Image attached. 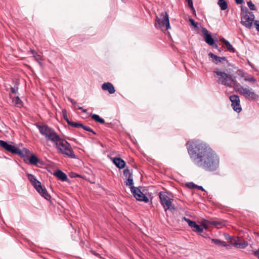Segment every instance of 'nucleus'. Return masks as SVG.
Wrapping results in <instances>:
<instances>
[{
	"label": "nucleus",
	"instance_id": "1",
	"mask_svg": "<svg viewBox=\"0 0 259 259\" xmlns=\"http://www.w3.org/2000/svg\"><path fill=\"white\" fill-rule=\"evenodd\" d=\"M187 149L194 163L205 170L214 171L219 165V158L206 144L200 141L187 143Z\"/></svg>",
	"mask_w": 259,
	"mask_h": 259
},
{
	"label": "nucleus",
	"instance_id": "47",
	"mask_svg": "<svg viewBox=\"0 0 259 259\" xmlns=\"http://www.w3.org/2000/svg\"><path fill=\"white\" fill-rule=\"evenodd\" d=\"M30 52L33 55V56L34 55L35 53H36L33 50H31Z\"/></svg>",
	"mask_w": 259,
	"mask_h": 259
},
{
	"label": "nucleus",
	"instance_id": "39",
	"mask_svg": "<svg viewBox=\"0 0 259 259\" xmlns=\"http://www.w3.org/2000/svg\"><path fill=\"white\" fill-rule=\"evenodd\" d=\"M212 224L217 228L220 227L222 225V223L218 221H213Z\"/></svg>",
	"mask_w": 259,
	"mask_h": 259
},
{
	"label": "nucleus",
	"instance_id": "31",
	"mask_svg": "<svg viewBox=\"0 0 259 259\" xmlns=\"http://www.w3.org/2000/svg\"><path fill=\"white\" fill-rule=\"evenodd\" d=\"M123 175L126 177H132V174L130 171V170L127 168L123 170Z\"/></svg>",
	"mask_w": 259,
	"mask_h": 259
},
{
	"label": "nucleus",
	"instance_id": "35",
	"mask_svg": "<svg viewBox=\"0 0 259 259\" xmlns=\"http://www.w3.org/2000/svg\"><path fill=\"white\" fill-rule=\"evenodd\" d=\"M62 113H63V118L68 123V121H70L68 119V118L67 117L66 111L65 110H63Z\"/></svg>",
	"mask_w": 259,
	"mask_h": 259
},
{
	"label": "nucleus",
	"instance_id": "12",
	"mask_svg": "<svg viewBox=\"0 0 259 259\" xmlns=\"http://www.w3.org/2000/svg\"><path fill=\"white\" fill-rule=\"evenodd\" d=\"M208 56L209 57L212 58V62L217 65L219 64L220 63H222L224 64H226L227 66L230 65L228 61L225 57H219L213 54L212 53H209L208 54Z\"/></svg>",
	"mask_w": 259,
	"mask_h": 259
},
{
	"label": "nucleus",
	"instance_id": "25",
	"mask_svg": "<svg viewBox=\"0 0 259 259\" xmlns=\"http://www.w3.org/2000/svg\"><path fill=\"white\" fill-rule=\"evenodd\" d=\"M125 184L126 186H130L131 189L132 187H134L133 186L134 183H133V180L132 177H130L128 178V179H127V180L125 182Z\"/></svg>",
	"mask_w": 259,
	"mask_h": 259
},
{
	"label": "nucleus",
	"instance_id": "19",
	"mask_svg": "<svg viewBox=\"0 0 259 259\" xmlns=\"http://www.w3.org/2000/svg\"><path fill=\"white\" fill-rule=\"evenodd\" d=\"M135 198L139 201H143L145 202H148L149 201L148 198L145 196V195L142 192V194H136Z\"/></svg>",
	"mask_w": 259,
	"mask_h": 259
},
{
	"label": "nucleus",
	"instance_id": "7",
	"mask_svg": "<svg viewBox=\"0 0 259 259\" xmlns=\"http://www.w3.org/2000/svg\"><path fill=\"white\" fill-rule=\"evenodd\" d=\"M155 26L156 28H165V30H168L170 28L168 16L166 12L161 13L159 17H156Z\"/></svg>",
	"mask_w": 259,
	"mask_h": 259
},
{
	"label": "nucleus",
	"instance_id": "37",
	"mask_svg": "<svg viewBox=\"0 0 259 259\" xmlns=\"http://www.w3.org/2000/svg\"><path fill=\"white\" fill-rule=\"evenodd\" d=\"M189 21L191 25L195 27H197V24L195 22L194 20L193 19L190 18Z\"/></svg>",
	"mask_w": 259,
	"mask_h": 259
},
{
	"label": "nucleus",
	"instance_id": "23",
	"mask_svg": "<svg viewBox=\"0 0 259 259\" xmlns=\"http://www.w3.org/2000/svg\"><path fill=\"white\" fill-rule=\"evenodd\" d=\"M29 162L34 165H36L38 162V158L34 155H32L29 159Z\"/></svg>",
	"mask_w": 259,
	"mask_h": 259
},
{
	"label": "nucleus",
	"instance_id": "41",
	"mask_svg": "<svg viewBox=\"0 0 259 259\" xmlns=\"http://www.w3.org/2000/svg\"><path fill=\"white\" fill-rule=\"evenodd\" d=\"M253 254L259 258V249L253 251Z\"/></svg>",
	"mask_w": 259,
	"mask_h": 259
},
{
	"label": "nucleus",
	"instance_id": "14",
	"mask_svg": "<svg viewBox=\"0 0 259 259\" xmlns=\"http://www.w3.org/2000/svg\"><path fill=\"white\" fill-rule=\"evenodd\" d=\"M202 32L204 37L205 42L209 46H212L214 44V40L208 31L205 28H202Z\"/></svg>",
	"mask_w": 259,
	"mask_h": 259
},
{
	"label": "nucleus",
	"instance_id": "42",
	"mask_svg": "<svg viewBox=\"0 0 259 259\" xmlns=\"http://www.w3.org/2000/svg\"><path fill=\"white\" fill-rule=\"evenodd\" d=\"M17 90H18L17 88L15 89V88H13V87L11 88V92L12 93H13V94L16 93V92H17Z\"/></svg>",
	"mask_w": 259,
	"mask_h": 259
},
{
	"label": "nucleus",
	"instance_id": "8",
	"mask_svg": "<svg viewBox=\"0 0 259 259\" xmlns=\"http://www.w3.org/2000/svg\"><path fill=\"white\" fill-rule=\"evenodd\" d=\"M254 19V15L252 12L247 11L246 8L244 11L242 8L241 12V23L247 28H250L252 26Z\"/></svg>",
	"mask_w": 259,
	"mask_h": 259
},
{
	"label": "nucleus",
	"instance_id": "45",
	"mask_svg": "<svg viewBox=\"0 0 259 259\" xmlns=\"http://www.w3.org/2000/svg\"><path fill=\"white\" fill-rule=\"evenodd\" d=\"M78 109L81 110L84 113H87V110L83 109L82 107H79Z\"/></svg>",
	"mask_w": 259,
	"mask_h": 259
},
{
	"label": "nucleus",
	"instance_id": "36",
	"mask_svg": "<svg viewBox=\"0 0 259 259\" xmlns=\"http://www.w3.org/2000/svg\"><path fill=\"white\" fill-rule=\"evenodd\" d=\"M231 243L233 244L234 245V246L236 247V244H239V242H238V239H236V238H233V239H231V241H230Z\"/></svg>",
	"mask_w": 259,
	"mask_h": 259
},
{
	"label": "nucleus",
	"instance_id": "49",
	"mask_svg": "<svg viewBox=\"0 0 259 259\" xmlns=\"http://www.w3.org/2000/svg\"><path fill=\"white\" fill-rule=\"evenodd\" d=\"M192 1V0H186V1H187V2H188H188H190V1Z\"/></svg>",
	"mask_w": 259,
	"mask_h": 259
},
{
	"label": "nucleus",
	"instance_id": "26",
	"mask_svg": "<svg viewBox=\"0 0 259 259\" xmlns=\"http://www.w3.org/2000/svg\"><path fill=\"white\" fill-rule=\"evenodd\" d=\"M27 177H28L29 181L31 183V184L34 183V182H35L37 180L36 179L35 177L32 174H27Z\"/></svg>",
	"mask_w": 259,
	"mask_h": 259
},
{
	"label": "nucleus",
	"instance_id": "18",
	"mask_svg": "<svg viewBox=\"0 0 259 259\" xmlns=\"http://www.w3.org/2000/svg\"><path fill=\"white\" fill-rule=\"evenodd\" d=\"M221 41L222 42H223L226 45L227 49L228 51L232 52H235L234 48L232 47V46L231 45V44L229 42V41H228L227 40H226L224 38L221 39Z\"/></svg>",
	"mask_w": 259,
	"mask_h": 259
},
{
	"label": "nucleus",
	"instance_id": "2",
	"mask_svg": "<svg viewBox=\"0 0 259 259\" xmlns=\"http://www.w3.org/2000/svg\"><path fill=\"white\" fill-rule=\"evenodd\" d=\"M213 72L215 74L214 77L217 78V82L219 84L229 87H234L235 88L238 83L233 78L231 74L226 73L219 68L214 69Z\"/></svg>",
	"mask_w": 259,
	"mask_h": 259
},
{
	"label": "nucleus",
	"instance_id": "9",
	"mask_svg": "<svg viewBox=\"0 0 259 259\" xmlns=\"http://www.w3.org/2000/svg\"><path fill=\"white\" fill-rule=\"evenodd\" d=\"M159 197L160 199L161 203L164 208L165 211L167 210H175V207L172 205V199L170 198L168 195L163 192H160L159 193Z\"/></svg>",
	"mask_w": 259,
	"mask_h": 259
},
{
	"label": "nucleus",
	"instance_id": "43",
	"mask_svg": "<svg viewBox=\"0 0 259 259\" xmlns=\"http://www.w3.org/2000/svg\"><path fill=\"white\" fill-rule=\"evenodd\" d=\"M197 186L196 185H195V184L193 183H190L189 184V186L191 188H196L197 187Z\"/></svg>",
	"mask_w": 259,
	"mask_h": 259
},
{
	"label": "nucleus",
	"instance_id": "30",
	"mask_svg": "<svg viewBox=\"0 0 259 259\" xmlns=\"http://www.w3.org/2000/svg\"><path fill=\"white\" fill-rule=\"evenodd\" d=\"M33 57L34 58L35 60L37 61L40 65H41V63L40 62V60H41V56L38 54L37 53H35Z\"/></svg>",
	"mask_w": 259,
	"mask_h": 259
},
{
	"label": "nucleus",
	"instance_id": "48",
	"mask_svg": "<svg viewBox=\"0 0 259 259\" xmlns=\"http://www.w3.org/2000/svg\"><path fill=\"white\" fill-rule=\"evenodd\" d=\"M68 99H69V101H70L72 103H73V104H74V103H75V102L74 101V100H72V99H70V98H69Z\"/></svg>",
	"mask_w": 259,
	"mask_h": 259
},
{
	"label": "nucleus",
	"instance_id": "38",
	"mask_svg": "<svg viewBox=\"0 0 259 259\" xmlns=\"http://www.w3.org/2000/svg\"><path fill=\"white\" fill-rule=\"evenodd\" d=\"M254 24L255 26V28L257 31L259 32V21L256 20L254 22Z\"/></svg>",
	"mask_w": 259,
	"mask_h": 259
},
{
	"label": "nucleus",
	"instance_id": "20",
	"mask_svg": "<svg viewBox=\"0 0 259 259\" xmlns=\"http://www.w3.org/2000/svg\"><path fill=\"white\" fill-rule=\"evenodd\" d=\"M218 4L222 10H225L227 9L228 5L225 0H219Z\"/></svg>",
	"mask_w": 259,
	"mask_h": 259
},
{
	"label": "nucleus",
	"instance_id": "28",
	"mask_svg": "<svg viewBox=\"0 0 259 259\" xmlns=\"http://www.w3.org/2000/svg\"><path fill=\"white\" fill-rule=\"evenodd\" d=\"M68 124L75 127H81V126H82V124L80 123L77 122H74L72 121H68Z\"/></svg>",
	"mask_w": 259,
	"mask_h": 259
},
{
	"label": "nucleus",
	"instance_id": "33",
	"mask_svg": "<svg viewBox=\"0 0 259 259\" xmlns=\"http://www.w3.org/2000/svg\"><path fill=\"white\" fill-rule=\"evenodd\" d=\"M244 79L245 81H247L249 82H254L256 81L255 79L253 76H250L249 77H245Z\"/></svg>",
	"mask_w": 259,
	"mask_h": 259
},
{
	"label": "nucleus",
	"instance_id": "34",
	"mask_svg": "<svg viewBox=\"0 0 259 259\" xmlns=\"http://www.w3.org/2000/svg\"><path fill=\"white\" fill-rule=\"evenodd\" d=\"M15 104H16L18 106H20L22 105V101L18 97L16 98V99L15 100Z\"/></svg>",
	"mask_w": 259,
	"mask_h": 259
},
{
	"label": "nucleus",
	"instance_id": "21",
	"mask_svg": "<svg viewBox=\"0 0 259 259\" xmlns=\"http://www.w3.org/2000/svg\"><path fill=\"white\" fill-rule=\"evenodd\" d=\"M92 118L96 121L101 123H104L105 122L104 119L101 118L97 114H92Z\"/></svg>",
	"mask_w": 259,
	"mask_h": 259
},
{
	"label": "nucleus",
	"instance_id": "44",
	"mask_svg": "<svg viewBox=\"0 0 259 259\" xmlns=\"http://www.w3.org/2000/svg\"><path fill=\"white\" fill-rule=\"evenodd\" d=\"M235 2L238 4H241L243 3V0H235Z\"/></svg>",
	"mask_w": 259,
	"mask_h": 259
},
{
	"label": "nucleus",
	"instance_id": "11",
	"mask_svg": "<svg viewBox=\"0 0 259 259\" xmlns=\"http://www.w3.org/2000/svg\"><path fill=\"white\" fill-rule=\"evenodd\" d=\"M230 100L232 102L231 106L233 110L239 113L241 112L242 108L240 104L239 97L237 95H233L230 96Z\"/></svg>",
	"mask_w": 259,
	"mask_h": 259
},
{
	"label": "nucleus",
	"instance_id": "40",
	"mask_svg": "<svg viewBox=\"0 0 259 259\" xmlns=\"http://www.w3.org/2000/svg\"><path fill=\"white\" fill-rule=\"evenodd\" d=\"M188 6L191 9V10L194 11V8L193 7L192 1L188 2Z\"/></svg>",
	"mask_w": 259,
	"mask_h": 259
},
{
	"label": "nucleus",
	"instance_id": "24",
	"mask_svg": "<svg viewBox=\"0 0 259 259\" xmlns=\"http://www.w3.org/2000/svg\"><path fill=\"white\" fill-rule=\"evenodd\" d=\"M131 191L135 198L136 194H139V193L141 194H142V192L141 191V190L138 188L136 187H132L131 188Z\"/></svg>",
	"mask_w": 259,
	"mask_h": 259
},
{
	"label": "nucleus",
	"instance_id": "32",
	"mask_svg": "<svg viewBox=\"0 0 259 259\" xmlns=\"http://www.w3.org/2000/svg\"><path fill=\"white\" fill-rule=\"evenodd\" d=\"M81 127H82L85 131L90 132L93 133L94 134H96V133H95L90 127L88 126L84 125L82 124V126H81Z\"/></svg>",
	"mask_w": 259,
	"mask_h": 259
},
{
	"label": "nucleus",
	"instance_id": "16",
	"mask_svg": "<svg viewBox=\"0 0 259 259\" xmlns=\"http://www.w3.org/2000/svg\"><path fill=\"white\" fill-rule=\"evenodd\" d=\"M114 164L119 168H123L125 165V163L124 161L120 158L115 157L113 160Z\"/></svg>",
	"mask_w": 259,
	"mask_h": 259
},
{
	"label": "nucleus",
	"instance_id": "3",
	"mask_svg": "<svg viewBox=\"0 0 259 259\" xmlns=\"http://www.w3.org/2000/svg\"><path fill=\"white\" fill-rule=\"evenodd\" d=\"M58 152L62 154L66 155L71 158H75L72 147L70 144L65 139L60 137L54 143Z\"/></svg>",
	"mask_w": 259,
	"mask_h": 259
},
{
	"label": "nucleus",
	"instance_id": "27",
	"mask_svg": "<svg viewBox=\"0 0 259 259\" xmlns=\"http://www.w3.org/2000/svg\"><path fill=\"white\" fill-rule=\"evenodd\" d=\"M248 245V243L244 241L243 243H239V244H236V247L239 248H245Z\"/></svg>",
	"mask_w": 259,
	"mask_h": 259
},
{
	"label": "nucleus",
	"instance_id": "46",
	"mask_svg": "<svg viewBox=\"0 0 259 259\" xmlns=\"http://www.w3.org/2000/svg\"><path fill=\"white\" fill-rule=\"evenodd\" d=\"M199 190H202V191H204V189L202 187V186H197V187H196Z\"/></svg>",
	"mask_w": 259,
	"mask_h": 259
},
{
	"label": "nucleus",
	"instance_id": "15",
	"mask_svg": "<svg viewBox=\"0 0 259 259\" xmlns=\"http://www.w3.org/2000/svg\"><path fill=\"white\" fill-rule=\"evenodd\" d=\"M102 89L104 91H107L109 94H112L115 93L114 87L110 82H105L102 85Z\"/></svg>",
	"mask_w": 259,
	"mask_h": 259
},
{
	"label": "nucleus",
	"instance_id": "22",
	"mask_svg": "<svg viewBox=\"0 0 259 259\" xmlns=\"http://www.w3.org/2000/svg\"><path fill=\"white\" fill-rule=\"evenodd\" d=\"M211 242H212V243H213L216 245H220V246H226L228 245L225 242L222 241L219 239H212Z\"/></svg>",
	"mask_w": 259,
	"mask_h": 259
},
{
	"label": "nucleus",
	"instance_id": "5",
	"mask_svg": "<svg viewBox=\"0 0 259 259\" xmlns=\"http://www.w3.org/2000/svg\"><path fill=\"white\" fill-rule=\"evenodd\" d=\"M0 146L7 151L21 157L27 156L30 153L29 150L26 148H23L21 150L16 146L2 140H0Z\"/></svg>",
	"mask_w": 259,
	"mask_h": 259
},
{
	"label": "nucleus",
	"instance_id": "6",
	"mask_svg": "<svg viewBox=\"0 0 259 259\" xmlns=\"http://www.w3.org/2000/svg\"><path fill=\"white\" fill-rule=\"evenodd\" d=\"M235 88L241 95L247 100L255 101L258 99V95L251 88L243 87L238 82Z\"/></svg>",
	"mask_w": 259,
	"mask_h": 259
},
{
	"label": "nucleus",
	"instance_id": "29",
	"mask_svg": "<svg viewBox=\"0 0 259 259\" xmlns=\"http://www.w3.org/2000/svg\"><path fill=\"white\" fill-rule=\"evenodd\" d=\"M247 5L251 10H256V7H255V5L252 3L251 1H250L249 2H247Z\"/></svg>",
	"mask_w": 259,
	"mask_h": 259
},
{
	"label": "nucleus",
	"instance_id": "17",
	"mask_svg": "<svg viewBox=\"0 0 259 259\" xmlns=\"http://www.w3.org/2000/svg\"><path fill=\"white\" fill-rule=\"evenodd\" d=\"M54 175L56 177H57L59 180L62 181H65L67 179V177L66 175L60 170L56 171L54 174Z\"/></svg>",
	"mask_w": 259,
	"mask_h": 259
},
{
	"label": "nucleus",
	"instance_id": "4",
	"mask_svg": "<svg viewBox=\"0 0 259 259\" xmlns=\"http://www.w3.org/2000/svg\"><path fill=\"white\" fill-rule=\"evenodd\" d=\"M36 126L40 133L45 137L47 142H50L54 144L60 137L53 129L46 124H37Z\"/></svg>",
	"mask_w": 259,
	"mask_h": 259
},
{
	"label": "nucleus",
	"instance_id": "10",
	"mask_svg": "<svg viewBox=\"0 0 259 259\" xmlns=\"http://www.w3.org/2000/svg\"><path fill=\"white\" fill-rule=\"evenodd\" d=\"M32 185L41 196L48 200L51 199L50 195L48 193L47 189L42 187L39 181L36 180Z\"/></svg>",
	"mask_w": 259,
	"mask_h": 259
},
{
	"label": "nucleus",
	"instance_id": "13",
	"mask_svg": "<svg viewBox=\"0 0 259 259\" xmlns=\"http://www.w3.org/2000/svg\"><path fill=\"white\" fill-rule=\"evenodd\" d=\"M183 219L188 223L189 226H190L194 231L197 232H202L203 231V228L196 224L195 222H193L186 217H184Z\"/></svg>",
	"mask_w": 259,
	"mask_h": 259
}]
</instances>
